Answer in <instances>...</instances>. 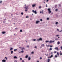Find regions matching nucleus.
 I'll list each match as a JSON object with an SVG mask.
<instances>
[{"label": "nucleus", "mask_w": 62, "mask_h": 62, "mask_svg": "<svg viewBox=\"0 0 62 62\" xmlns=\"http://www.w3.org/2000/svg\"><path fill=\"white\" fill-rule=\"evenodd\" d=\"M51 9L50 8H48V13L49 14H50L52 12V11H51Z\"/></svg>", "instance_id": "1"}, {"label": "nucleus", "mask_w": 62, "mask_h": 62, "mask_svg": "<svg viewBox=\"0 0 62 62\" xmlns=\"http://www.w3.org/2000/svg\"><path fill=\"white\" fill-rule=\"evenodd\" d=\"M24 8H25V11L26 12L27 11V9H28V6H27Z\"/></svg>", "instance_id": "2"}, {"label": "nucleus", "mask_w": 62, "mask_h": 62, "mask_svg": "<svg viewBox=\"0 0 62 62\" xmlns=\"http://www.w3.org/2000/svg\"><path fill=\"white\" fill-rule=\"evenodd\" d=\"M42 40V39L41 38H40L39 39H37V41H39V40H41V41Z\"/></svg>", "instance_id": "3"}, {"label": "nucleus", "mask_w": 62, "mask_h": 62, "mask_svg": "<svg viewBox=\"0 0 62 62\" xmlns=\"http://www.w3.org/2000/svg\"><path fill=\"white\" fill-rule=\"evenodd\" d=\"M32 11V12H33L35 14H37V12L36 10L34 11V10H33Z\"/></svg>", "instance_id": "4"}, {"label": "nucleus", "mask_w": 62, "mask_h": 62, "mask_svg": "<svg viewBox=\"0 0 62 62\" xmlns=\"http://www.w3.org/2000/svg\"><path fill=\"white\" fill-rule=\"evenodd\" d=\"M36 4H33L32 5V7H35V6H36Z\"/></svg>", "instance_id": "5"}, {"label": "nucleus", "mask_w": 62, "mask_h": 62, "mask_svg": "<svg viewBox=\"0 0 62 62\" xmlns=\"http://www.w3.org/2000/svg\"><path fill=\"white\" fill-rule=\"evenodd\" d=\"M54 49H56V50H57V51H58V47H56Z\"/></svg>", "instance_id": "6"}, {"label": "nucleus", "mask_w": 62, "mask_h": 62, "mask_svg": "<svg viewBox=\"0 0 62 62\" xmlns=\"http://www.w3.org/2000/svg\"><path fill=\"white\" fill-rule=\"evenodd\" d=\"M54 41H52V40H50L49 42V43H52V42H54Z\"/></svg>", "instance_id": "7"}, {"label": "nucleus", "mask_w": 62, "mask_h": 62, "mask_svg": "<svg viewBox=\"0 0 62 62\" xmlns=\"http://www.w3.org/2000/svg\"><path fill=\"white\" fill-rule=\"evenodd\" d=\"M53 57V54H52L51 56H50L49 57H48V58H51V57Z\"/></svg>", "instance_id": "8"}, {"label": "nucleus", "mask_w": 62, "mask_h": 62, "mask_svg": "<svg viewBox=\"0 0 62 62\" xmlns=\"http://www.w3.org/2000/svg\"><path fill=\"white\" fill-rule=\"evenodd\" d=\"M28 57V55H26L25 57V58H27Z\"/></svg>", "instance_id": "9"}, {"label": "nucleus", "mask_w": 62, "mask_h": 62, "mask_svg": "<svg viewBox=\"0 0 62 62\" xmlns=\"http://www.w3.org/2000/svg\"><path fill=\"white\" fill-rule=\"evenodd\" d=\"M44 46H45V45H44V44H42L41 45V46L42 47H43V46H44Z\"/></svg>", "instance_id": "10"}, {"label": "nucleus", "mask_w": 62, "mask_h": 62, "mask_svg": "<svg viewBox=\"0 0 62 62\" xmlns=\"http://www.w3.org/2000/svg\"><path fill=\"white\" fill-rule=\"evenodd\" d=\"M2 61L3 62H5L6 61L5 60H3Z\"/></svg>", "instance_id": "11"}, {"label": "nucleus", "mask_w": 62, "mask_h": 62, "mask_svg": "<svg viewBox=\"0 0 62 62\" xmlns=\"http://www.w3.org/2000/svg\"><path fill=\"white\" fill-rule=\"evenodd\" d=\"M28 59L29 60H31V57H29L28 58Z\"/></svg>", "instance_id": "12"}, {"label": "nucleus", "mask_w": 62, "mask_h": 62, "mask_svg": "<svg viewBox=\"0 0 62 62\" xmlns=\"http://www.w3.org/2000/svg\"><path fill=\"white\" fill-rule=\"evenodd\" d=\"M39 21H38L36 22V23H39Z\"/></svg>", "instance_id": "13"}, {"label": "nucleus", "mask_w": 62, "mask_h": 62, "mask_svg": "<svg viewBox=\"0 0 62 62\" xmlns=\"http://www.w3.org/2000/svg\"><path fill=\"white\" fill-rule=\"evenodd\" d=\"M48 60V62H49L50 61H51V60L50 59H48L47 60Z\"/></svg>", "instance_id": "14"}, {"label": "nucleus", "mask_w": 62, "mask_h": 62, "mask_svg": "<svg viewBox=\"0 0 62 62\" xmlns=\"http://www.w3.org/2000/svg\"><path fill=\"white\" fill-rule=\"evenodd\" d=\"M11 49L10 50V51H12V50H13V48H11Z\"/></svg>", "instance_id": "15"}, {"label": "nucleus", "mask_w": 62, "mask_h": 62, "mask_svg": "<svg viewBox=\"0 0 62 62\" xmlns=\"http://www.w3.org/2000/svg\"><path fill=\"white\" fill-rule=\"evenodd\" d=\"M14 58H17V57L16 56H15L14 57Z\"/></svg>", "instance_id": "16"}, {"label": "nucleus", "mask_w": 62, "mask_h": 62, "mask_svg": "<svg viewBox=\"0 0 62 62\" xmlns=\"http://www.w3.org/2000/svg\"><path fill=\"white\" fill-rule=\"evenodd\" d=\"M2 33L3 34H5V33H6V32L5 31L3 32H2Z\"/></svg>", "instance_id": "17"}, {"label": "nucleus", "mask_w": 62, "mask_h": 62, "mask_svg": "<svg viewBox=\"0 0 62 62\" xmlns=\"http://www.w3.org/2000/svg\"><path fill=\"white\" fill-rule=\"evenodd\" d=\"M11 54H12L13 53V51H11Z\"/></svg>", "instance_id": "18"}, {"label": "nucleus", "mask_w": 62, "mask_h": 62, "mask_svg": "<svg viewBox=\"0 0 62 62\" xmlns=\"http://www.w3.org/2000/svg\"><path fill=\"white\" fill-rule=\"evenodd\" d=\"M60 44V42L58 41V42L57 44L59 45Z\"/></svg>", "instance_id": "19"}, {"label": "nucleus", "mask_w": 62, "mask_h": 62, "mask_svg": "<svg viewBox=\"0 0 62 62\" xmlns=\"http://www.w3.org/2000/svg\"><path fill=\"white\" fill-rule=\"evenodd\" d=\"M24 49V48L23 47L22 49V51H23V50Z\"/></svg>", "instance_id": "20"}, {"label": "nucleus", "mask_w": 62, "mask_h": 62, "mask_svg": "<svg viewBox=\"0 0 62 62\" xmlns=\"http://www.w3.org/2000/svg\"><path fill=\"white\" fill-rule=\"evenodd\" d=\"M52 50V48H50L49 49V50Z\"/></svg>", "instance_id": "21"}, {"label": "nucleus", "mask_w": 62, "mask_h": 62, "mask_svg": "<svg viewBox=\"0 0 62 62\" xmlns=\"http://www.w3.org/2000/svg\"><path fill=\"white\" fill-rule=\"evenodd\" d=\"M31 54H34V52L33 51L32 52H31Z\"/></svg>", "instance_id": "22"}, {"label": "nucleus", "mask_w": 62, "mask_h": 62, "mask_svg": "<svg viewBox=\"0 0 62 62\" xmlns=\"http://www.w3.org/2000/svg\"><path fill=\"white\" fill-rule=\"evenodd\" d=\"M17 49H14V51H17Z\"/></svg>", "instance_id": "23"}, {"label": "nucleus", "mask_w": 62, "mask_h": 62, "mask_svg": "<svg viewBox=\"0 0 62 62\" xmlns=\"http://www.w3.org/2000/svg\"><path fill=\"white\" fill-rule=\"evenodd\" d=\"M5 58H6V60H7V59H8V58H7L6 57H5Z\"/></svg>", "instance_id": "24"}, {"label": "nucleus", "mask_w": 62, "mask_h": 62, "mask_svg": "<svg viewBox=\"0 0 62 62\" xmlns=\"http://www.w3.org/2000/svg\"><path fill=\"white\" fill-rule=\"evenodd\" d=\"M57 6V5H55V8H56Z\"/></svg>", "instance_id": "25"}, {"label": "nucleus", "mask_w": 62, "mask_h": 62, "mask_svg": "<svg viewBox=\"0 0 62 62\" xmlns=\"http://www.w3.org/2000/svg\"><path fill=\"white\" fill-rule=\"evenodd\" d=\"M57 55L58 56H59V53H58V52H57Z\"/></svg>", "instance_id": "26"}, {"label": "nucleus", "mask_w": 62, "mask_h": 62, "mask_svg": "<svg viewBox=\"0 0 62 62\" xmlns=\"http://www.w3.org/2000/svg\"><path fill=\"white\" fill-rule=\"evenodd\" d=\"M27 47L29 48V46L28 45L27 46Z\"/></svg>", "instance_id": "27"}, {"label": "nucleus", "mask_w": 62, "mask_h": 62, "mask_svg": "<svg viewBox=\"0 0 62 62\" xmlns=\"http://www.w3.org/2000/svg\"><path fill=\"white\" fill-rule=\"evenodd\" d=\"M58 10V9H55V11H57Z\"/></svg>", "instance_id": "28"}, {"label": "nucleus", "mask_w": 62, "mask_h": 62, "mask_svg": "<svg viewBox=\"0 0 62 62\" xmlns=\"http://www.w3.org/2000/svg\"><path fill=\"white\" fill-rule=\"evenodd\" d=\"M58 24V22H56L55 23V24Z\"/></svg>", "instance_id": "29"}, {"label": "nucleus", "mask_w": 62, "mask_h": 62, "mask_svg": "<svg viewBox=\"0 0 62 62\" xmlns=\"http://www.w3.org/2000/svg\"><path fill=\"white\" fill-rule=\"evenodd\" d=\"M58 39H57L56 38L55 39V40H58Z\"/></svg>", "instance_id": "30"}, {"label": "nucleus", "mask_w": 62, "mask_h": 62, "mask_svg": "<svg viewBox=\"0 0 62 62\" xmlns=\"http://www.w3.org/2000/svg\"><path fill=\"white\" fill-rule=\"evenodd\" d=\"M56 52H57L55 51L54 52V53H56Z\"/></svg>", "instance_id": "31"}, {"label": "nucleus", "mask_w": 62, "mask_h": 62, "mask_svg": "<svg viewBox=\"0 0 62 62\" xmlns=\"http://www.w3.org/2000/svg\"><path fill=\"white\" fill-rule=\"evenodd\" d=\"M57 31H59V29H57Z\"/></svg>", "instance_id": "32"}, {"label": "nucleus", "mask_w": 62, "mask_h": 62, "mask_svg": "<svg viewBox=\"0 0 62 62\" xmlns=\"http://www.w3.org/2000/svg\"><path fill=\"white\" fill-rule=\"evenodd\" d=\"M22 30H20V32H22Z\"/></svg>", "instance_id": "33"}, {"label": "nucleus", "mask_w": 62, "mask_h": 62, "mask_svg": "<svg viewBox=\"0 0 62 62\" xmlns=\"http://www.w3.org/2000/svg\"><path fill=\"white\" fill-rule=\"evenodd\" d=\"M49 41H46V42H49Z\"/></svg>", "instance_id": "34"}, {"label": "nucleus", "mask_w": 62, "mask_h": 62, "mask_svg": "<svg viewBox=\"0 0 62 62\" xmlns=\"http://www.w3.org/2000/svg\"><path fill=\"white\" fill-rule=\"evenodd\" d=\"M49 18H47V20H49Z\"/></svg>", "instance_id": "35"}, {"label": "nucleus", "mask_w": 62, "mask_h": 62, "mask_svg": "<svg viewBox=\"0 0 62 62\" xmlns=\"http://www.w3.org/2000/svg\"><path fill=\"white\" fill-rule=\"evenodd\" d=\"M21 52L22 53H23L24 51H21Z\"/></svg>", "instance_id": "36"}, {"label": "nucleus", "mask_w": 62, "mask_h": 62, "mask_svg": "<svg viewBox=\"0 0 62 62\" xmlns=\"http://www.w3.org/2000/svg\"><path fill=\"white\" fill-rule=\"evenodd\" d=\"M23 13L22 12L21 13V14H22V15H23Z\"/></svg>", "instance_id": "37"}, {"label": "nucleus", "mask_w": 62, "mask_h": 62, "mask_svg": "<svg viewBox=\"0 0 62 62\" xmlns=\"http://www.w3.org/2000/svg\"><path fill=\"white\" fill-rule=\"evenodd\" d=\"M42 59V58L41 57H40V59Z\"/></svg>", "instance_id": "38"}, {"label": "nucleus", "mask_w": 62, "mask_h": 62, "mask_svg": "<svg viewBox=\"0 0 62 62\" xmlns=\"http://www.w3.org/2000/svg\"><path fill=\"white\" fill-rule=\"evenodd\" d=\"M40 21H42V19H41L40 20Z\"/></svg>", "instance_id": "39"}, {"label": "nucleus", "mask_w": 62, "mask_h": 62, "mask_svg": "<svg viewBox=\"0 0 62 62\" xmlns=\"http://www.w3.org/2000/svg\"><path fill=\"white\" fill-rule=\"evenodd\" d=\"M2 1L1 0V1H0V3H2Z\"/></svg>", "instance_id": "40"}, {"label": "nucleus", "mask_w": 62, "mask_h": 62, "mask_svg": "<svg viewBox=\"0 0 62 62\" xmlns=\"http://www.w3.org/2000/svg\"><path fill=\"white\" fill-rule=\"evenodd\" d=\"M56 36H57V37H58V36H59V35H56Z\"/></svg>", "instance_id": "41"}, {"label": "nucleus", "mask_w": 62, "mask_h": 62, "mask_svg": "<svg viewBox=\"0 0 62 62\" xmlns=\"http://www.w3.org/2000/svg\"><path fill=\"white\" fill-rule=\"evenodd\" d=\"M48 7V6H47V4H46V7Z\"/></svg>", "instance_id": "42"}, {"label": "nucleus", "mask_w": 62, "mask_h": 62, "mask_svg": "<svg viewBox=\"0 0 62 62\" xmlns=\"http://www.w3.org/2000/svg\"><path fill=\"white\" fill-rule=\"evenodd\" d=\"M43 10H42V14H43Z\"/></svg>", "instance_id": "43"}, {"label": "nucleus", "mask_w": 62, "mask_h": 62, "mask_svg": "<svg viewBox=\"0 0 62 62\" xmlns=\"http://www.w3.org/2000/svg\"><path fill=\"white\" fill-rule=\"evenodd\" d=\"M55 57H57V55H55Z\"/></svg>", "instance_id": "44"}, {"label": "nucleus", "mask_w": 62, "mask_h": 62, "mask_svg": "<svg viewBox=\"0 0 62 62\" xmlns=\"http://www.w3.org/2000/svg\"><path fill=\"white\" fill-rule=\"evenodd\" d=\"M33 40L34 41H36V39H34Z\"/></svg>", "instance_id": "45"}, {"label": "nucleus", "mask_w": 62, "mask_h": 62, "mask_svg": "<svg viewBox=\"0 0 62 62\" xmlns=\"http://www.w3.org/2000/svg\"><path fill=\"white\" fill-rule=\"evenodd\" d=\"M19 47V48H20V49H22V47Z\"/></svg>", "instance_id": "46"}, {"label": "nucleus", "mask_w": 62, "mask_h": 62, "mask_svg": "<svg viewBox=\"0 0 62 62\" xmlns=\"http://www.w3.org/2000/svg\"><path fill=\"white\" fill-rule=\"evenodd\" d=\"M26 18H28V16H26Z\"/></svg>", "instance_id": "47"}, {"label": "nucleus", "mask_w": 62, "mask_h": 62, "mask_svg": "<svg viewBox=\"0 0 62 62\" xmlns=\"http://www.w3.org/2000/svg\"><path fill=\"white\" fill-rule=\"evenodd\" d=\"M39 8H41V6H40L39 7Z\"/></svg>", "instance_id": "48"}, {"label": "nucleus", "mask_w": 62, "mask_h": 62, "mask_svg": "<svg viewBox=\"0 0 62 62\" xmlns=\"http://www.w3.org/2000/svg\"><path fill=\"white\" fill-rule=\"evenodd\" d=\"M50 47H52L53 46H50Z\"/></svg>", "instance_id": "49"}, {"label": "nucleus", "mask_w": 62, "mask_h": 62, "mask_svg": "<svg viewBox=\"0 0 62 62\" xmlns=\"http://www.w3.org/2000/svg\"><path fill=\"white\" fill-rule=\"evenodd\" d=\"M49 1V0H46V2H48Z\"/></svg>", "instance_id": "50"}, {"label": "nucleus", "mask_w": 62, "mask_h": 62, "mask_svg": "<svg viewBox=\"0 0 62 62\" xmlns=\"http://www.w3.org/2000/svg\"><path fill=\"white\" fill-rule=\"evenodd\" d=\"M62 30L61 31H59L60 32H62Z\"/></svg>", "instance_id": "51"}, {"label": "nucleus", "mask_w": 62, "mask_h": 62, "mask_svg": "<svg viewBox=\"0 0 62 62\" xmlns=\"http://www.w3.org/2000/svg\"><path fill=\"white\" fill-rule=\"evenodd\" d=\"M60 55H62V53L60 54Z\"/></svg>", "instance_id": "52"}, {"label": "nucleus", "mask_w": 62, "mask_h": 62, "mask_svg": "<svg viewBox=\"0 0 62 62\" xmlns=\"http://www.w3.org/2000/svg\"><path fill=\"white\" fill-rule=\"evenodd\" d=\"M20 60H22V58H20Z\"/></svg>", "instance_id": "53"}, {"label": "nucleus", "mask_w": 62, "mask_h": 62, "mask_svg": "<svg viewBox=\"0 0 62 62\" xmlns=\"http://www.w3.org/2000/svg\"><path fill=\"white\" fill-rule=\"evenodd\" d=\"M15 62H17V61H15Z\"/></svg>", "instance_id": "54"}, {"label": "nucleus", "mask_w": 62, "mask_h": 62, "mask_svg": "<svg viewBox=\"0 0 62 62\" xmlns=\"http://www.w3.org/2000/svg\"><path fill=\"white\" fill-rule=\"evenodd\" d=\"M37 46H35V48H37Z\"/></svg>", "instance_id": "55"}, {"label": "nucleus", "mask_w": 62, "mask_h": 62, "mask_svg": "<svg viewBox=\"0 0 62 62\" xmlns=\"http://www.w3.org/2000/svg\"><path fill=\"white\" fill-rule=\"evenodd\" d=\"M22 62H24V60H22Z\"/></svg>", "instance_id": "56"}, {"label": "nucleus", "mask_w": 62, "mask_h": 62, "mask_svg": "<svg viewBox=\"0 0 62 62\" xmlns=\"http://www.w3.org/2000/svg\"><path fill=\"white\" fill-rule=\"evenodd\" d=\"M47 46V47H49V46H50V45H48V46Z\"/></svg>", "instance_id": "57"}, {"label": "nucleus", "mask_w": 62, "mask_h": 62, "mask_svg": "<svg viewBox=\"0 0 62 62\" xmlns=\"http://www.w3.org/2000/svg\"><path fill=\"white\" fill-rule=\"evenodd\" d=\"M21 53V52H19V53H20H20Z\"/></svg>", "instance_id": "58"}, {"label": "nucleus", "mask_w": 62, "mask_h": 62, "mask_svg": "<svg viewBox=\"0 0 62 62\" xmlns=\"http://www.w3.org/2000/svg\"><path fill=\"white\" fill-rule=\"evenodd\" d=\"M61 48L62 49V46L61 47Z\"/></svg>", "instance_id": "59"}, {"label": "nucleus", "mask_w": 62, "mask_h": 62, "mask_svg": "<svg viewBox=\"0 0 62 62\" xmlns=\"http://www.w3.org/2000/svg\"><path fill=\"white\" fill-rule=\"evenodd\" d=\"M26 5H25L24 6H25V7H26Z\"/></svg>", "instance_id": "60"}, {"label": "nucleus", "mask_w": 62, "mask_h": 62, "mask_svg": "<svg viewBox=\"0 0 62 62\" xmlns=\"http://www.w3.org/2000/svg\"><path fill=\"white\" fill-rule=\"evenodd\" d=\"M42 13L40 11V13Z\"/></svg>", "instance_id": "61"}, {"label": "nucleus", "mask_w": 62, "mask_h": 62, "mask_svg": "<svg viewBox=\"0 0 62 62\" xmlns=\"http://www.w3.org/2000/svg\"><path fill=\"white\" fill-rule=\"evenodd\" d=\"M46 1V0H44V1L45 2Z\"/></svg>", "instance_id": "62"}, {"label": "nucleus", "mask_w": 62, "mask_h": 62, "mask_svg": "<svg viewBox=\"0 0 62 62\" xmlns=\"http://www.w3.org/2000/svg\"><path fill=\"white\" fill-rule=\"evenodd\" d=\"M60 38L59 37H58V38Z\"/></svg>", "instance_id": "63"}, {"label": "nucleus", "mask_w": 62, "mask_h": 62, "mask_svg": "<svg viewBox=\"0 0 62 62\" xmlns=\"http://www.w3.org/2000/svg\"><path fill=\"white\" fill-rule=\"evenodd\" d=\"M37 62H39V61H38Z\"/></svg>", "instance_id": "64"}]
</instances>
